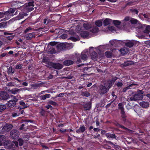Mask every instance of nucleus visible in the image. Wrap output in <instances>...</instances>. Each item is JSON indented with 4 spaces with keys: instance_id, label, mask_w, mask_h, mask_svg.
<instances>
[{
    "instance_id": "56",
    "label": "nucleus",
    "mask_w": 150,
    "mask_h": 150,
    "mask_svg": "<svg viewBox=\"0 0 150 150\" xmlns=\"http://www.w3.org/2000/svg\"><path fill=\"white\" fill-rule=\"evenodd\" d=\"M23 84L25 86H27L28 85V83L26 82H24L23 83Z\"/></svg>"
},
{
    "instance_id": "1",
    "label": "nucleus",
    "mask_w": 150,
    "mask_h": 150,
    "mask_svg": "<svg viewBox=\"0 0 150 150\" xmlns=\"http://www.w3.org/2000/svg\"><path fill=\"white\" fill-rule=\"evenodd\" d=\"M15 11L14 8H11L5 12H0V18L5 17L4 18L1 19V21H6L9 19L13 16V13Z\"/></svg>"
},
{
    "instance_id": "21",
    "label": "nucleus",
    "mask_w": 150,
    "mask_h": 150,
    "mask_svg": "<svg viewBox=\"0 0 150 150\" xmlns=\"http://www.w3.org/2000/svg\"><path fill=\"white\" fill-rule=\"evenodd\" d=\"M5 141V136L4 135L0 136V146L3 144Z\"/></svg>"
},
{
    "instance_id": "19",
    "label": "nucleus",
    "mask_w": 150,
    "mask_h": 150,
    "mask_svg": "<svg viewBox=\"0 0 150 150\" xmlns=\"http://www.w3.org/2000/svg\"><path fill=\"white\" fill-rule=\"evenodd\" d=\"M74 62L73 61L70 60H66L64 62V64L66 66H69L72 64Z\"/></svg>"
},
{
    "instance_id": "50",
    "label": "nucleus",
    "mask_w": 150,
    "mask_h": 150,
    "mask_svg": "<svg viewBox=\"0 0 150 150\" xmlns=\"http://www.w3.org/2000/svg\"><path fill=\"white\" fill-rule=\"evenodd\" d=\"M84 96L86 97H88L90 96V94L88 93H86L84 94Z\"/></svg>"
},
{
    "instance_id": "52",
    "label": "nucleus",
    "mask_w": 150,
    "mask_h": 150,
    "mask_svg": "<svg viewBox=\"0 0 150 150\" xmlns=\"http://www.w3.org/2000/svg\"><path fill=\"white\" fill-rule=\"evenodd\" d=\"M94 54L95 55H94V57H92V58H93V59H94L95 58H97V54L96 53V52H94Z\"/></svg>"
},
{
    "instance_id": "2",
    "label": "nucleus",
    "mask_w": 150,
    "mask_h": 150,
    "mask_svg": "<svg viewBox=\"0 0 150 150\" xmlns=\"http://www.w3.org/2000/svg\"><path fill=\"white\" fill-rule=\"evenodd\" d=\"M144 92L142 90H139L137 92L136 94H134L132 97L129 96L127 99L128 101H136L138 100H142L143 98V94Z\"/></svg>"
},
{
    "instance_id": "4",
    "label": "nucleus",
    "mask_w": 150,
    "mask_h": 150,
    "mask_svg": "<svg viewBox=\"0 0 150 150\" xmlns=\"http://www.w3.org/2000/svg\"><path fill=\"white\" fill-rule=\"evenodd\" d=\"M112 81H109L107 84H105V86H101L100 87V91L101 93L104 94L106 93L109 88L112 86Z\"/></svg>"
},
{
    "instance_id": "17",
    "label": "nucleus",
    "mask_w": 150,
    "mask_h": 150,
    "mask_svg": "<svg viewBox=\"0 0 150 150\" xmlns=\"http://www.w3.org/2000/svg\"><path fill=\"white\" fill-rule=\"evenodd\" d=\"M120 52L123 55H125L129 52V50L127 48L124 47L120 49Z\"/></svg>"
},
{
    "instance_id": "3",
    "label": "nucleus",
    "mask_w": 150,
    "mask_h": 150,
    "mask_svg": "<svg viewBox=\"0 0 150 150\" xmlns=\"http://www.w3.org/2000/svg\"><path fill=\"white\" fill-rule=\"evenodd\" d=\"M129 21L132 24H135L138 23V21L136 19L130 18L128 16L126 17L122 21L123 26L124 27L125 26H128V23Z\"/></svg>"
},
{
    "instance_id": "28",
    "label": "nucleus",
    "mask_w": 150,
    "mask_h": 150,
    "mask_svg": "<svg viewBox=\"0 0 150 150\" xmlns=\"http://www.w3.org/2000/svg\"><path fill=\"white\" fill-rule=\"evenodd\" d=\"M111 20L109 19H106L104 21V24L105 25L110 24Z\"/></svg>"
},
{
    "instance_id": "40",
    "label": "nucleus",
    "mask_w": 150,
    "mask_h": 150,
    "mask_svg": "<svg viewBox=\"0 0 150 150\" xmlns=\"http://www.w3.org/2000/svg\"><path fill=\"white\" fill-rule=\"evenodd\" d=\"M6 25V23L5 22L1 23H0V28H4Z\"/></svg>"
},
{
    "instance_id": "54",
    "label": "nucleus",
    "mask_w": 150,
    "mask_h": 150,
    "mask_svg": "<svg viewBox=\"0 0 150 150\" xmlns=\"http://www.w3.org/2000/svg\"><path fill=\"white\" fill-rule=\"evenodd\" d=\"M50 103L52 105H55L56 104V103L55 102L52 101H51L50 102Z\"/></svg>"
},
{
    "instance_id": "23",
    "label": "nucleus",
    "mask_w": 150,
    "mask_h": 150,
    "mask_svg": "<svg viewBox=\"0 0 150 150\" xmlns=\"http://www.w3.org/2000/svg\"><path fill=\"white\" fill-rule=\"evenodd\" d=\"M85 130V127L84 126H80L79 129L77 130L76 132L77 133H79L80 132H83Z\"/></svg>"
},
{
    "instance_id": "24",
    "label": "nucleus",
    "mask_w": 150,
    "mask_h": 150,
    "mask_svg": "<svg viewBox=\"0 0 150 150\" xmlns=\"http://www.w3.org/2000/svg\"><path fill=\"white\" fill-rule=\"evenodd\" d=\"M118 42L119 41L116 40H112L110 41V43L112 45L115 46L117 45Z\"/></svg>"
},
{
    "instance_id": "18",
    "label": "nucleus",
    "mask_w": 150,
    "mask_h": 150,
    "mask_svg": "<svg viewBox=\"0 0 150 150\" xmlns=\"http://www.w3.org/2000/svg\"><path fill=\"white\" fill-rule=\"evenodd\" d=\"M139 104L142 107L144 108H146L149 106L148 103L146 102H142L140 103Z\"/></svg>"
},
{
    "instance_id": "31",
    "label": "nucleus",
    "mask_w": 150,
    "mask_h": 150,
    "mask_svg": "<svg viewBox=\"0 0 150 150\" xmlns=\"http://www.w3.org/2000/svg\"><path fill=\"white\" fill-rule=\"evenodd\" d=\"M21 90V89H19L17 88H15L11 90L10 91L12 93L15 94L17 93Z\"/></svg>"
},
{
    "instance_id": "58",
    "label": "nucleus",
    "mask_w": 150,
    "mask_h": 150,
    "mask_svg": "<svg viewBox=\"0 0 150 150\" xmlns=\"http://www.w3.org/2000/svg\"><path fill=\"white\" fill-rule=\"evenodd\" d=\"M66 130L65 129H60V131L61 132H63L65 131H66Z\"/></svg>"
},
{
    "instance_id": "12",
    "label": "nucleus",
    "mask_w": 150,
    "mask_h": 150,
    "mask_svg": "<svg viewBox=\"0 0 150 150\" xmlns=\"http://www.w3.org/2000/svg\"><path fill=\"white\" fill-rule=\"evenodd\" d=\"M119 109L121 110V113L122 114V116L124 117H125V112L124 111L123 105L122 103H120L118 104Z\"/></svg>"
},
{
    "instance_id": "44",
    "label": "nucleus",
    "mask_w": 150,
    "mask_h": 150,
    "mask_svg": "<svg viewBox=\"0 0 150 150\" xmlns=\"http://www.w3.org/2000/svg\"><path fill=\"white\" fill-rule=\"evenodd\" d=\"M133 62L128 61L127 62L126 65H131V64H133Z\"/></svg>"
},
{
    "instance_id": "20",
    "label": "nucleus",
    "mask_w": 150,
    "mask_h": 150,
    "mask_svg": "<svg viewBox=\"0 0 150 150\" xmlns=\"http://www.w3.org/2000/svg\"><path fill=\"white\" fill-rule=\"evenodd\" d=\"M80 34L82 37L84 38L87 37L89 36V33L86 31L82 32Z\"/></svg>"
},
{
    "instance_id": "27",
    "label": "nucleus",
    "mask_w": 150,
    "mask_h": 150,
    "mask_svg": "<svg viewBox=\"0 0 150 150\" xmlns=\"http://www.w3.org/2000/svg\"><path fill=\"white\" fill-rule=\"evenodd\" d=\"M50 94H46L41 96L40 99L42 100H45L46 98H50Z\"/></svg>"
},
{
    "instance_id": "22",
    "label": "nucleus",
    "mask_w": 150,
    "mask_h": 150,
    "mask_svg": "<svg viewBox=\"0 0 150 150\" xmlns=\"http://www.w3.org/2000/svg\"><path fill=\"white\" fill-rule=\"evenodd\" d=\"M85 109L86 110H89L91 108V104L90 103H86L84 106Z\"/></svg>"
},
{
    "instance_id": "57",
    "label": "nucleus",
    "mask_w": 150,
    "mask_h": 150,
    "mask_svg": "<svg viewBox=\"0 0 150 150\" xmlns=\"http://www.w3.org/2000/svg\"><path fill=\"white\" fill-rule=\"evenodd\" d=\"M48 18H46L44 19V24H45L46 23V22L47 21V20Z\"/></svg>"
},
{
    "instance_id": "16",
    "label": "nucleus",
    "mask_w": 150,
    "mask_h": 150,
    "mask_svg": "<svg viewBox=\"0 0 150 150\" xmlns=\"http://www.w3.org/2000/svg\"><path fill=\"white\" fill-rule=\"evenodd\" d=\"M20 110L19 108L16 110L15 112L12 113V115L13 117H15L18 116L20 115Z\"/></svg>"
},
{
    "instance_id": "59",
    "label": "nucleus",
    "mask_w": 150,
    "mask_h": 150,
    "mask_svg": "<svg viewBox=\"0 0 150 150\" xmlns=\"http://www.w3.org/2000/svg\"><path fill=\"white\" fill-rule=\"evenodd\" d=\"M92 84L91 83H89V84H88L87 85V87H89L90 86H91Z\"/></svg>"
},
{
    "instance_id": "38",
    "label": "nucleus",
    "mask_w": 150,
    "mask_h": 150,
    "mask_svg": "<svg viewBox=\"0 0 150 150\" xmlns=\"http://www.w3.org/2000/svg\"><path fill=\"white\" fill-rule=\"evenodd\" d=\"M134 84H132L126 87L125 88H124L123 90V91L124 92H125L126 91L129 89V88L130 87L132 86V85H134Z\"/></svg>"
},
{
    "instance_id": "62",
    "label": "nucleus",
    "mask_w": 150,
    "mask_h": 150,
    "mask_svg": "<svg viewBox=\"0 0 150 150\" xmlns=\"http://www.w3.org/2000/svg\"><path fill=\"white\" fill-rule=\"evenodd\" d=\"M98 129L97 128H94V131H97L98 130Z\"/></svg>"
},
{
    "instance_id": "26",
    "label": "nucleus",
    "mask_w": 150,
    "mask_h": 150,
    "mask_svg": "<svg viewBox=\"0 0 150 150\" xmlns=\"http://www.w3.org/2000/svg\"><path fill=\"white\" fill-rule=\"evenodd\" d=\"M83 27L86 30H88L90 28H91V24L87 23H84L83 25Z\"/></svg>"
},
{
    "instance_id": "43",
    "label": "nucleus",
    "mask_w": 150,
    "mask_h": 150,
    "mask_svg": "<svg viewBox=\"0 0 150 150\" xmlns=\"http://www.w3.org/2000/svg\"><path fill=\"white\" fill-rule=\"evenodd\" d=\"M122 83L121 82H118L117 83L116 85L118 87H120L122 85Z\"/></svg>"
},
{
    "instance_id": "5",
    "label": "nucleus",
    "mask_w": 150,
    "mask_h": 150,
    "mask_svg": "<svg viewBox=\"0 0 150 150\" xmlns=\"http://www.w3.org/2000/svg\"><path fill=\"white\" fill-rule=\"evenodd\" d=\"M34 2H31L25 4V11L27 12H30L34 9Z\"/></svg>"
},
{
    "instance_id": "25",
    "label": "nucleus",
    "mask_w": 150,
    "mask_h": 150,
    "mask_svg": "<svg viewBox=\"0 0 150 150\" xmlns=\"http://www.w3.org/2000/svg\"><path fill=\"white\" fill-rule=\"evenodd\" d=\"M34 36V33H30L26 35V38L27 39L30 40Z\"/></svg>"
},
{
    "instance_id": "51",
    "label": "nucleus",
    "mask_w": 150,
    "mask_h": 150,
    "mask_svg": "<svg viewBox=\"0 0 150 150\" xmlns=\"http://www.w3.org/2000/svg\"><path fill=\"white\" fill-rule=\"evenodd\" d=\"M20 112H21L20 113H21V114L23 115L24 113V111L23 110H21V109H20Z\"/></svg>"
},
{
    "instance_id": "9",
    "label": "nucleus",
    "mask_w": 150,
    "mask_h": 150,
    "mask_svg": "<svg viewBox=\"0 0 150 150\" xmlns=\"http://www.w3.org/2000/svg\"><path fill=\"white\" fill-rule=\"evenodd\" d=\"M140 27L139 28H143L146 27L145 30L144 31L145 33L149 34L150 31V26L147 25L146 26L145 25L140 24Z\"/></svg>"
},
{
    "instance_id": "37",
    "label": "nucleus",
    "mask_w": 150,
    "mask_h": 150,
    "mask_svg": "<svg viewBox=\"0 0 150 150\" xmlns=\"http://www.w3.org/2000/svg\"><path fill=\"white\" fill-rule=\"evenodd\" d=\"M76 30L78 33L81 32V27L80 25H78L76 27Z\"/></svg>"
},
{
    "instance_id": "61",
    "label": "nucleus",
    "mask_w": 150,
    "mask_h": 150,
    "mask_svg": "<svg viewBox=\"0 0 150 150\" xmlns=\"http://www.w3.org/2000/svg\"><path fill=\"white\" fill-rule=\"evenodd\" d=\"M146 96L150 99V94H147Z\"/></svg>"
},
{
    "instance_id": "49",
    "label": "nucleus",
    "mask_w": 150,
    "mask_h": 150,
    "mask_svg": "<svg viewBox=\"0 0 150 150\" xmlns=\"http://www.w3.org/2000/svg\"><path fill=\"white\" fill-rule=\"evenodd\" d=\"M127 108L128 109H129L131 108V106L129 105L128 104L126 106Z\"/></svg>"
},
{
    "instance_id": "64",
    "label": "nucleus",
    "mask_w": 150,
    "mask_h": 150,
    "mask_svg": "<svg viewBox=\"0 0 150 150\" xmlns=\"http://www.w3.org/2000/svg\"><path fill=\"white\" fill-rule=\"evenodd\" d=\"M69 45H70V48H72L73 47V45L72 44H69Z\"/></svg>"
},
{
    "instance_id": "39",
    "label": "nucleus",
    "mask_w": 150,
    "mask_h": 150,
    "mask_svg": "<svg viewBox=\"0 0 150 150\" xmlns=\"http://www.w3.org/2000/svg\"><path fill=\"white\" fill-rule=\"evenodd\" d=\"M20 104L21 105L23 106L24 108H26L27 106L25 104V103L23 101H20Z\"/></svg>"
},
{
    "instance_id": "34",
    "label": "nucleus",
    "mask_w": 150,
    "mask_h": 150,
    "mask_svg": "<svg viewBox=\"0 0 150 150\" xmlns=\"http://www.w3.org/2000/svg\"><path fill=\"white\" fill-rule=\"evenodd\" d=\"M105 56L108 57L110 58L112 56V53L111 52L107 51L105 53Z\"/></svg>"
},
{
    "instance_id": "41",
    "label": "nucleus",
    "mask_w": 150,
    "mask_h": 150,
    "mask_svg": "<svg viewBox=\"0 0 150 150\" xmlns=\"http://www.w3.org/2000/svg\"><path fill=\"white\" fill-rule=\"evenodd\" d=\"M105 47V46L104 45L100 46V47H97V48H96V50H99L100 51V50H101L102 48H104Z\"/></svg>"
},
{
    "instance_id": "42",
    "label": "nucleus",
    "mask_w": 150,
    "mask_h": 150,
    "mask_svg": "<svg viewBox=\"0 0 150 150\" xmlns=\"http://www.w3.org/2000/svg\"><path fill=\"white\" fill-rule=\"evenodd\" d=\"M32 29L30 27H28L25 29V30L24 31V33H26L29 31L30 30Z\"/></svg>"
},
{
    "instance_id": "30",
    "label": "nucleus",
    "mask_w": 150,
    "mask_h": 150,
    "mask_svg": "<svg viewBox=\"0 0 150 150\" xmlns=\"http://www.w3.org/2000/svg\"><path fill=\"white\" fill-rule=\"evenodd\" d=\"M125 45L129 47H131L133 46V43L132 41H129L126 43Z\"/></svg>"
},
{
    "instance_id": "15",
    "label": "nucleus",
    "mask_w": 150,
    "mask_h": 150,
    "mask_svg": "<svg viewBox=\"0 0 150 150\" xmlns=\"http://www.w3.org/2000/svg\"><path fill=\"white\" fill-rule=\"evenodd\" d=\"M90 31L93 33H97L99 31L98 28L97 27L93 26L91 27Z\"/></svg>"
},
{
    "instance_id": "60",
    "label": "nucleus",
    "mask_w": 150,
    "mask_h": 150,
    "mask_svg": "<svg viewBox=\"0 0 150 150\" xmlns=\"http://www.w3.org/2000/svg\"><path fill=\"white\" fill-rule=\"evenodd\" d=\"M13 52L12 51H10L8 53L10 54H12L13 53Z\"/></svg>"
},
{
    "instance_id": "35",
    "label": "nucleus",
    "mask_w": 150,
    "mask_h": 150,
    "mask_svg": "<svg viewBox=\"0 0 150 150\" xmlns=\"http://www.w3.org/2000/svg\"><path fill=\"white\" fill-rule=\"evenodd\" d=\"M95 24L97 26L100 27L102 25V21L100 20L96 22Z\"/></svg>"
},
{
    "instance_id": "8",
    "label": "nucleus",
    "mask_w": 150,
    "mask_h": 150,
    "mask_svg": "<svg viewBox=\"0 0 150 150\" xmlns=\"http://www.w3.org/2000/svg\"><path fill=\"white\" fill-rule=\"evenodd\" d=\"M19 132L17 130H13L11 132V137L13 139H16L19 136Z\"/></svg>"
},
{
    "instance_id": "63",
    "label": "nucleus",
    "mask_w": 150,
    "mask_h": 150,
    "mask_svg": "<svg viewBox=\"0 0 150 150\" xmlns=\"http://www.w3.org/2000/svg\"><path fill=\"white\" fill-rule=\"evenodd\" d=\"M12 83H8V85L9 86H11V85Z\"/></svg>"
},
{
    "instance_id": "14",
    "label": "nucleus",
    "mask_w": 150,
    "mask_h": 150,
    "mask_svg": "<svg viewBox=\"0 0 150 150\" xmlns=\"http://www.w3.org/2000/svg\"><path fill=\"white\" fill-rule=\"evenodd\" d=\"M27 13H20L16 17L15 19L16 20H20L23 18L24 16H27Z\"/></svg>"
},
{
    "instance_id": "11",
    "label": "nucleus",
    "mask_w": 150,
    "mask_h": 150,
    "mask_svg": "<svg viewBox=\"0 0 150 150\" xmlns=\"http://www.w3.org/2000/svg\"><path fill=\"white\" fill-rule=\"evenodd\" d=\"M13 126L11 124H6L3 127V131L8 132L12 128Z\"/></svg>"
},
{
    "instance_id": "7",
    "label": "nucleus",
    "mask_w": 150,
    "mask_h": 150,
    "mask_svg": "<svg viewBox=\"0 0 150 150\" xmlns=\"http://www.w3.org/2000/svg\"><path fill=\"white\" fill-rule=\"evenodd\" d=\"M8 98V95L6 92L4 91L0 92V100H6Z\"/></svg>"
},
{
    "instance_id": "29",
    "label": "nucleus",
    "mask_w": 150,
    "mask_h": 150,
    "mask_svg": "<svg viewBox=\"0 0 150 150\" xmlns=\"http://www.w3.org/2000/svg\"><path fill=\"white\" fill-rule=\"evenodd\" d=\"M81 57L82 60H86L87 58L86 54H85L83 52H82L81 54Z\"/></svg>"
},
{
    "instance_id": "33",
    "label": "nucleus",
    "mask_w": 150,
    "mask_h": 150,
    "mask_svg": "<svg viewBox=\"0 0 150 150\" xmlns=\"http://www.w3.org/2000/svg\"><path fill=\"white\" fill-rule=\"evenodd\" d=\"M113 22L114 24L117 27L120 25L121 23L120 21L118 20H114Z\"/></svg>"
},
{
    "instance_id": "48",
    "label": "nucleus",
    "mask_w": 150,
    "mask_h": 150,
    "mask_svg": "<svg viewBox=\"0 0 150 150\" xmlns=\"http://www.w3.org/2000/svg\"><path fill=\"white\" fill-rule=\"evenodd\" d=\"M7 54L6 53H4L1 54V56L2 57H5Z\"/></svg>"
},
{
    "instance_id": "47",
    "label": "nucleus",
    "mask_w": 150,
    "mask_h": 150,
    "mask_svg": "<svg viewBox=\"0 0 150 150\" xmlns=\"http://www.w3.org/2000/svg\"><path fill=\"white\" fill-rule=\"evenodd\" d=\"M21 65H18L16 67V68L17 69H21Z\"/></svg>"
},
{
    "instance_id": "10",
    "label": "nucleus",
    "mask_w": 150,
    "mask_h": 150,
    "mask_svg": "<svg viewBox=\"0 0 150 150\" xmlns=\"http://www.w3.org/2000/svg\"><path fill=\"white\" fill-rule=\"evenodd\" d=\"M7 106L11 108L14 107L16 105V101L14 100H11L9 101L6 103Z\"/></svg>"
},
{
    "instance_id": "53",
    "label": "nucleus",
    "mask_w": 150,
    "mask_h": 150,
    "mask_svg": "<svg viewBox=\"0 0 150 150\" xmlns=\"http://www.w3.org/2000/svg\"><path fill=\"white\" fill-rule=\"evenodd\" d=\"M46 107L48 109H49L51 108L52 107V106L50 105H48L46 106Z\"/></svg>"
},
{
    "instance_id": "36",
    "label": "nucleus",
    "mask_w": 150,
    "mask_h": 150,
    "mask_svg": "<svg viewBox=\"0 0 150 150\" xmlns=\"http://www.w3.org/2000/svg\"><path fill=\"white\" fill-rule=\"evenodd\" d=\"M6 108V105H0V112L5 110Z\"/></svg>"
},
{
    "instance_id": "46",
    "label": "nucleus",
    "mask_w": 150,
    "mask_h": 150,
    "mask_svg": "<svg viewBox=\"0 0 150 150\" xmlns=\"http://www.w3.org/2000/svg\"><path fill=\"white\" fill-rule=\"evenodd\" d=\"M13 36H11L7 38V39L11 40L13 39Z\"/></svg>"
},
{
    "instance_id": "45",
    "label": "nucleus",
    "mask_w": 150,
    "mask_h": 150,
    "mask_svg": "<svg viewBox=\"0 0 150 150\" xmlns=\"http://www.w3.org/2000/svg\"><path fill=\"white\" fill-rule=\"evenodd\" d=\"M81 62V60L80 58H78L77 59V61H76V62L77 64Z\"/></svg>"
},
{
    "instance_id": "55",
    "label": "nucleus",
    "mask_w": 150,
    "mask_h": 150,
    "mask_svg": "<svg viewBox=\"0 0 150 150\" xmlns=\"http://www.w3.org/2000/svg\"><path fill=\"white\" fill-rule=\"evenodd\" d=\"M70 39L74 41H75L76 40L75 38H74L73 37H71L70 38Z\"/></svg>"
},
{
    "instance_id": "13",
    "label": "nucleus",
    "mask_w": 150,
    "mask_h": 150,
    "mask_svg": "<svg viewBox=\"0 0 150 150\" xmlns=\"http://www.w3.org/2000/svg\"><path fill=\"white\" fill-rule=\"evenodd\" d=\"M13 143L16 146H18V143H19V145L20 146H22L23 144V140L21 139H20L18 140V142L16 141H13Z\"/></svg>"
},
{
    "instance_id": "32",
    "label": "nucleus",
    "mask_w": 150,
    "mask_h": 150,
    "mask_svg": "<svg viewBox=\"0 0 150 150\" xmlns=\"http://www.w3.org/2000/svg\"><path fill=\"white\" fill-rule=\"evenodd\" d=\"M107 137L108 138H115V135L114 134L108 133L106 134Z\"/></svg>"
},
{
    "instance_id": "6",
    "label": "nucleus",
    "mask_w": 150,
    "mask_h": 150,
    "mask_svg": "<svg viewBox=\"0 0 150 150\" xmlns=\"http://www.w3.org/2000/svg\"><path fill=\"white\" fill-rule=\"evenodd\" d=\"M48 66L50 68L53 67L57 69H60L62 68L63 65L62 64H54L52 62L49 63Z\"/></svg>"
}]
</instances>
